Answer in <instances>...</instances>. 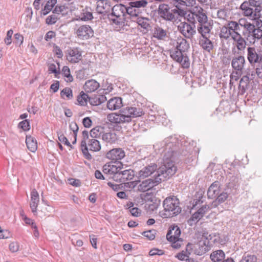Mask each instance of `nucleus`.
I'll return each mask as SVG.
<instances>
[{"label":"nucleus","mask_w":262,"mask_h":262,"mask_svg":"<svg viewBox=\"0 0 262 262\" xmlns=\"http://www.w3.org/2000/svg\"><path fill=\"white\" fill-rule=\"evenodd\" d=\"M176 171L177 167L172 160L165 161L163 164L158 168L155 178L154 179H148L143 181L138 186V189L142 192L147 191L162 181L169 179L176 173Z\"/></svg>","instance_id":"nucleus-1"},{"label":"nucleus","mask_w":262,"mask_h":262,"mask_svg":"<svg viewBox=\"0 0 262 262\" xmlns=\"http://www.w3.org/2000/svg\"><path fill=\"white\" fill-rule=\"evenodd\" d=\"M143 112L140 108L127 107L121 110L118 113H111L107 115V119L111 123L121 124L131 121L132 118L141 116Z\"/></svg>","instance_id":"nucleus-2"},{"label":"nucleus","mask_w":262,"mask_h":262,"mask_svg":"<svg viewBox=\"0 0 262 262\" xmlns=\"http://www.w3.org/2000/svg\"><path fill=\"white\" fill-rule=\"evenodd\" d=\"M262 0H248L240 6L242 14L247 17L262 18L261 13Z\"/></svg>","instance_id":"nucleus-3"},{"label":"nucleus","mask_w":262,"mask_h":262,"mask_svg":"<svg viewBox=\"0 0 262 262\" xmlns=\"http://www.w3.org/2000/svg\"><path fill=\"white\" fill-rule=\"evenodd\" d=\"M179 199L175 196L166 198L163 201L164 212H160L163 218H169L176 216L181 212Z\"/></svg>","instance_id":"nucleus-4"},{"label":"nucleus","mask_w":262,"mask_h":262,"mask_svg":"<svg viewBox=\"0 0 262 262\" xmlns=\"http://www.w3.org/2000/svg\"><path fill=\"white\" fill-rule=\"evenodd\" d=\"M81 148L85 158L91 159L92 156L89 152L88 150L98 151L100 150L101 146L98 139L90 138L88 131L83 130L82 133Z\"/></svg>","instance_id":"nucleus-5"},{"label":"nucleus","mask_w":262,"mask_h":262,"mask_svg":"<svg viewBox=\"0 0 262 262\" xmlns=\"http://www.w3.org/2000/svg\"><path fill=\"white\" fill-rule=\"evenodd\" d=\"M254 21L256 28L253 30L250 33L246 34V39L250 43L254 44L256 40H259L262 37V18L248 17Z\"/></svg>","instance_id":"nucleus-6"},{"label":"nucleus","mask_w":262,"mask_h":262,"mask_svg":"<svg viewBox=\"0 0 262 262\" xmlns=\"http://www.w3.org/2000/svg\"><path fill=\"white\" fill-rule=\"evenodd\" d=\"M111 15L116 17L112 18L113 21L117 25L124 23L126 20V6L122 4L116 5L111 8Z\"/></svg>","instance_id":"nucleus-7"},{"label":"nucleus","mask_w":262,"mask_h":262,"mask_svg":"<svg viewBox=\"0 0 262 262\" xmlns=\"http://www.w3.org/2000/svg\"><path fill=\"white\" fill-rule=\"evenodd\" d=\"M178 12L177 9H171L168 5L161 4L158 9V14L163 19L172 21L176 20L174 13Z\"/></svg>","instance_id":"nucleus-8"},{"label":"nucleus","mask_w":262,"mask_h":262,"mask_svg":"<svg viewBox=\"0 0 262 262\" xmlns=\"http://www.w3.org/2000/svg\"><path fill=\"white\" fill-rule=\"evenodd\" d=\"M171 58L180 63L183 68H188L190 66V61L186 52H181V50L172 49L170 51Z\"/></svg>","instance_id":"nucleus-9"},{"label":"nucleus","mask_w":262,"mask_h":262,"mask_svg":"<svg viewBox=\"0 0 262 262\" xmlns=\"http://www.w3.org/2000/svg\"><path fill=\"white\" fill-rule=\"evenodd\" d=\"M211 235L207 236V234H203V238H205L204 241L201 240L197 244L194 248V252L198 255H202L209 251L211 249V244L209 240L211 239Z\"/></svg>","instance_id":"nucleus-10"},{"label":"nucleus","mask_w":262,"mask_h":262,"mask_svg":"<svg viewBox=\"0 0 262 262\" xmlns=\"http://www.w3.org/2000/svg\"><path fill=\"white\" fill-rule=\"evenodd\" d=\"M232 39L233 41L231 48V53L233 55H235L238 54L239 51L245 50L247 42L239 32L234 33Z\"/></svg>","instance_id":"nucleus-11"},{"label":"nucleus","mask_w":262,"mask_h":262,"mask_svg":"<svg viewBox=\"0 0 262 262\" xmlns=\"http://www.w3.org/2000/svg\"><path fill=\"white\" fill-rule=\"evenodd\" d=\"M178 28L181 33L188 39H191L196 33L195 23L181 22Z\"/></svg>","instance_id":"nucleus-12"},{"label":"nucleus","mask_w":262,"mask_h":262,"mask_svg":"<svg viewBox=\"0 0 262 262\" xmlns=\"http://www.w3.org/2000/svg\"><path fill=\"white\" fill-rule=\"evenodd\" d=\"M233 24L230 21H228L225 25L220 27L219 36L221 40L232 39L234 33H237L235 30L236 28H235Z\"/></svg>","instance_id":"nucleus-13"},{"label":"nucleus","mask_w":262,"mask_h":262,"mask_svg":"<svg viewBox=\"0 0 262 262\" xmlns=\"http://www.w3.org/2000/svg\"><path fill=\"white\" fill-rule=\"evenodd\" d=\"M123 165L121 162H113L106 163L103 166L102 171L105 174L112 176L113 179L115 175H117L120 170L123 169Z\"/></svg>","instance_id":"nucleus-14"},{"label":"nucleus","mask_w":262,"mask_h":262,"mask_svg":"<svg viewBox=\"0 0 262 262\" xmlns=\"http://www.w3.org/2000/svg\"><path fill=\"white\" fill-rule=\"evenodd\" d=\"M246 64L245 57L243 55H234L231 60V67L235 71L236 75H241Z\"/></svg>","instance_id":"nucleus-15"},{"label":"nucleus","mask_w":262,"mask_h":262,"mask_svg":"<svg viewBox=\"0 0 262 262\" xmlns=\"http://www.w3.org/2000/svg\"><path fill=\"white\" fill-rule=\"evenodd\" d=\"M247 59L251 65L259 63L262 60V54L254 47H248Z\"/></svg>","instance_id":"nucleus-16"},{"label":"nucleus","mask_w":262,"mask_h":262,"mask_svg":"<svg viewBox=\"0 0 262 262\" xmlns=\"http://www.w3.org/2000/svg\"><path fill=\"white\" fill-rule=\"evenodd\" d=\"M125 156L124 150L121 148H113L106 154V157L113 162H120Z\"/></svg>","instance_id":"nucleus-17"},{"label":"nucleus","mask_w":262,"mask_h":262,"mask_svg":"<svg viewBox=\"0 0 262 262\" xmlns=\"http://www.w3.org/2000/svg\"><path fill=\"white\" fill-rule=\"evenodd\" d=\"M134 177V171L131 169H126L119 171L117 175H115L113 180L117 182L124 183L126 181L131 180Z\"/></svg>","instance_id":"nucleus-18"},{"label":"nucleus","mask_w":262,"mask_h":262,"mask_svg":"<svg viewBox=\"0 0 262 262\" xmlns=\"http://www.w3.org/2000/svg\"><path fill=\"white\" fill-rule=\"evenodd\" d=\"M82 57V52L79 48H70L67 51V59L71 63L78 62Z\"/></svg>","instance_id":"nucleus-19"},{"label":"nucleus","mask_w":262,"mask_h":262,"mask_svg":"<svg viewBox=\"0 0 262 262\" xmlns=\"http://www.w3.org/2000/svg\"><path fill=\"white\" fill-rule=\"evenodd\" d=\"M76 34L79 38L88 39L94 35V31L89 25H83L78 28Z\"/></svg>","instance_id":"nucleus-20"},{"label":"nucleus","mask_w":262,"mask_h":262,"mask_svg":"<svg viewBox=\"0 0 262 262\" xmlns=\"http://www.w3.org/2000/svg\"><path fill=\"white\" fill-rule=\"evenodd\" d=\"M177 139L175 137H170L165 139L164 141L165 145V154H168V157L171 158L173 156L174 153V146L176 145Z\"/></svg>","instance_id":"nucleus-21"},{"label":"nucleus","mask_w":262,"mask_h":262,"mask_svg":"<svg viewBox=\"0 0 262 262\" xmlns=\"http://www.w3.org/2000/svg\"><path fill=\"white\" fill-rule=\"evenodd\" d=\"M157 164L152 163L143 167L138 172L139 177L140 179H144L151 176L156 171H157Z\"/></svg>","instance_id":"nucleus-22"},{"label":"nucleus","mask_w":262,"mask_h":262,"mask_svg":"<svg viewBox=\"0 0 262 262\" xmlns=\"http://www.w3.org/2000/svg\"><path fill=\"white\" fill-rule=\"evenodd\" d=\"M193 11L196 20L199 24L205 23L206 21L208 20L206 11L202 7L196 6L193 8Z\"/></svg>","instance_id":"nucleus-23"},{"label":"nucleus","mask_w":262,"mask_h":262,"mask_svg":"<svg viewBox=\"0 0 262 262\" xmlns=\"http://www.w3.org/2000/svg\"><path fill=\"white\" fill-rule=\"evenodd\" d=\"M174 49L181 50V52H187L189 48V44L187 41L183 38H178L173 42Z\"/></svg>","instance_id":"nucleus-24"},{"label":"nucleus","mask_w":262,"mask_h":262,"mask_svg":"<svg viewBox=\"0 0 262 262\" xmlns=\"http://www.w3.org/2000/svg\"><path fill=\"white\" fill-rule=\"evenodd\" d=\"M220 184L218 181L213 182L209 187L207 191V196L209 199L215 198L220 193Z\"/></svg>","instance_id":"nucleus-25"},{"label":"nucleus","mask_w":262,"mask_h":262,"mask_svg":"<svg viewBox=\"0 0 262 262\" xmlns=\"http://www.w3.org/2000/svg\"><path fill=\"white\" fill-rule=\"evenodd\" d=\"M199 44L205 51L210 53L214 48L213 42L209 39L208 37H200Z\"/></svg>","instance_id":"nucleus-26"},{"label":"nucleus","mask_w":262,"mask_h":262,"mask_svg":"<svg viewBox=\"0 0 262 262\" xmlns=\"http://www.w3.org/2000/svg\"><path fill=\"white\" fill-rule=\"evenodd\" d=\"M181 230L177 226L170 227L167 233L166 238L169 242H173L176 239L180 238Z\"/></svg>","instance_id":"nucleus-27"},{"label":"nucleus","mask_w":262,"mask_h":262,"mask_svg":"<svg viewBox=\"0 0 262 262\" xmlns=\"http://www.w3.org/2000/svg\"><path fill=\"white\" fill-rule=\"evenodd\" d=\"M153 36L158 40H165L167 37V32L166 30L162 27L156 25L152 30Z\"/></svg>","instance_id":"nucleus-28"},{"label":"nucleus","mask_w":262,"mask_h":262,"mask_svg":"<svg viewBox=\"0 0 262 262\" xmlns=\"http://www.w3.org/2000/svg\"><path fill=\"white\" fill-rule=\"evenodd\" d=\"M212 28V25L207 21L205 23H200L198 26V31L202 35L201 37H208L211 30Z\"/></svg>","instance_id":"nucleus-29"},{"label":"nucleus","mask_w":262,"mask_h":262,"mask_svg":"<svg viewBox=\"0 0 262 262\" xmlns=\"http://www.w3.org/2000/svg\"><path fill=\"white\" fill-rule=\"evenodd\" d=\"M193 248L192 244L188 243L186 246L185 250H183L181 252L178 253L175 257L180 260L186 261L192 252Z\"/></svg>","instance_id":"nucleus-30"},{"label":"nucleus","mask_w":262,"mask_h":262,"mask_svg":"<svg viewBox=\"0 0 262 262\" xmlns=\"http://www.w3.org/2000/svg\"><path fill=\"white\" fill-rule=\"evenodd\" d=\"M99 87V83L94 79H90L86 81L83 86L84 90L86 93L95 92Z\"/></svg>","instance_id":"nucleus-31"},{"label":"nucleus","mask_w":262,"mask_h":262,"mask_svg":"<svg viewBox=\"0 0 262 262\" xmlns=\"http://www.w3.org/2000/svg\"><path fill=\"white\" fill-rule=\"evenodd\" d=\"M111 9V7L107 0L99 2L97 3L96 11L99 14L105 15L110 12Z\"/></svg>","instance_id":"nucleus-32"},{"label":"nucleus","mask_w":262,"mask_h":262,"mask_svg":"<svg viewBox=\"0 0 262 262\" xmlns=\"http://www.w3.org/2000/svg\"><path fill=\"white\" fill-rule=\"evenodd\" d=\"M122 105V99L120 97H114L108 100L107 107L110 110L120 108Z\"/></svg>","instance_id":"nucleus-33"},{"label":"nucleus","mask_w":262,"mask_h":262,"mask_svg":"<svg viewBox=\"0 0 262 262\" xmlns=\"http://www.w3.org/2000/svg\"><path fill=\"white\" fill-rule=\"evenodd\" d=\"M225 257V254L222 250H217L213 251L210 256V258L213 262H220Z\"/></svg>","instance_id":"nucleus-34"},{"label":"nucleus","mask_w":262,"mask_h":262,"mask_svg":"<svg viewBox=\"0 0 262 262\" xmlns=\"http://www.w3.org/2000/svg\"><path fill=\"white\" fill-rule=\"evenodd\" d=\"M250 82V78L248 75L242 77L239 81V90L241 94H244L247 89Z\"/></svg>","instance_id":"nucleus-35"},{"label":"nucleus","mask_w":262,"mask_h":262,"mask_svg":"<svg viewBox=\"0 0 262 262\" xmlns=\"http://www.w3.org/2000/svg\"><path fill=\"white\" fill-rule=\"evenodd\" d=\"M133 21L136 22L141 28L148 30L150 28V20L146 17H138L136 19H133Z\"/></svg>","instance_id":"nucleus-36"},{"label":"nucleus","mask_w":262,"mask_h":262,"mask_svg":"<svg viewBox=\"0 0 262 262\" xmlns=\"http://www.w3.org/2000/svg\"><path fill=\"white\" fill-rule=\"evenodd\" d=\"M126 19H130L133 21V19H136L138 17V11L137 9L132 6L126 7Z\"/></svg>","instance_id":"nucleus-37"},{"label":"nucleus","mask_w":262,"mask_h":262,"mask_svg":"<svg viewBox=\"0 0 262 262\" xmlns=\"http://www.w3.org/2000/svg\"><path fill=\"white\" fill-rule=\"evenodd\" d=\"M90 9L85 8L82 9L80 14L78 16L79 19L83 21H87L93 19V16Z\"/></svg>","instance_id":"nucleus-38"},{"label":"nucleus","mask_w":262,"mask_h":262,"mask_svg":"<svg viewBox=\"0 0 262 262\" xmlns=\"http://www.w3.org/2000/svg\"><path fill=\"white\" fill-rule=\"evenodd\" d=\"M257 260L258 258L255 255L246 252L244 253L239 262H257Z\"/></svg>","instance_id":"nucleus-39"},{"label":"nucleus","mask_w":262,"mask_h":262,"mask_svg":"<svg viewBox=\"0 0 262 262\" xmlns=\"http://www.w3.org/2000/svg\"><path fill=\"white\" fill-rule=\"evenodd\" d=\"M231 24H233V26H234V28H236V29H235V31L237 32H238L239 31H240L241 28L240 26L243 27L244 28L245 27V26L247 25L248 22L247 20L245 18H240L238 21H233V20H230Z\"/></svg>","instance_id":"nucleus-40"},{"label":"nucleus","mask_w":262,"mask_h":262,"mask_svg":"<svg viewBox=\"0 0 262 262\" xmlns=\"http://www.w3.org/2000/svg\"><path fill=\"white\" fill-rule=\"evenodd\" d=\"M103 128L100 127H96L91 130L89 136L91 139H96L99 138L102 133Z\"/></svg>","instance_id":"nucleus-41"},{"label":"nucleus","mask_w":262,"mask_h":262,"mask_svg":"<svg viewBox=\"0 0 262 262\" xmlns=\"http://www.w3.org/2000/svg\"><path fill=\"white\" fill-rule=\"evenodd\" d=\"M57 0H49L46 4L43 9L41 11V14L45 15L47 14L56 4Z\"/></svg>","instance_id":"nucleus-42"},{"label":"nucleus","mask_w":262,"mask_h":262,"mask_svg":"<svg viewBox=\"0 0 262 262\" xmlns=\"http://www.w3.org/2000/svg\"><path fill=\"white\" fill-rule=\"evenodd\" d=\"M228 198V194L226 192H222L217 195L215 201L212 203L213 207H216L219 204L224 202Z\"/></svg>","instance_id":"nucleus-43"},{"label":"nucleus","mask_w":262,"mask_h":262,"mask_svg":"<svg viewBox=\"0 0 262 262\" xmlns=\"http://www.w3.org/2000/svg\"><path fill=\"white\" fill-rule=\"evenodd\" d=\"M89 98L87 94L83 92H81L77 97L78 104L82 106H85L87 104L88 100Z\"/></svg>","instance_id":"nucleus-44"},{"label":"nucleus","mask_w":262,"mask_h":262,"mask_svg":"<svg viewBox=\"0 0 262 262\" xmlns=\"http://www.w3.org/2000/svg\"><path fill=\"white\" fill-rule=\"evenodd\" d=\"M129 4L130 6L135 7L136 9L144 8L147 6L148 2L146 0H138L135 2H132Z\"/></svg>","instance_id":"nucleus-45"},{"label":"nucleus","mask_w":262,"mask_h":262,"mask_svg":"<svg viewBox=\"0 0 262 262\" xmlns=\"http://www.w3.org/2000/svg\"><path fill=\"white\" fill-rule=\"evenodd\" d=\"M102 139L105 142L112 143L115 141V135L112 133H106L102 135Z\"/></svg>","instance_id":"nucleus-46"},{"label":"nucleus","mask_w":262,"mask_h":262,"mask_svg":"<svg viewBox=\"0 0 262 262\" xmlns=\"http://www.w3.org/2000/svg\"><path fill=\"white\" fill-rule=\"evenodd\" d=\"M199 213H198L196 211L192 215L191 217L187 221L189 225L192 226L200 221L202 216Z\"/></svg>","instance_id":"nucleus-47"},{"label":"nucleus","mask_w":262,"mask_h":262,"mask_svg":"<svg viewBox=\"0 0 262 262\" xmlns=\"http://www.w3.org/2000/svg\"><path fill=\"white\" fill-rule=\"evenodd\" d=\"M62 73L65 77L67 82H72L73 80L72 76L70 74V70L68 67L64 66L62 69Z\"/></svg>","instance_id":"nucleus-48"},{"label":"nucleus","mask_w":262,"mask_h":262,"mask_svg":"<svg viewBox=\"0 0 262 262\" xmlns=\"http://www.w3.org/2000/svg\"><path fill=\"white\" fill-rule=\"evenodd\" d=\"M59 64L58 63L56 64L50 63L49 64L48 71L50 73H54L55 76L60 74Z\"/></svg>","instance_id":"nucleus-49"},{"label":"nucleus","mask_w":262,"mask_h":262,"mask_svg":"<svg viewBox=\"0 0 262 262\" xmlns=\"http://www.w3.org/2000/svg\"><path fill=\"white\" fill-rule=\"evenodd\" d=\"M33 14V12L31 11V15ZM31 15H26L22 17L21 22L23 23L25 26L27 28H30L32 26V22H31Z\"/></svg>","instance_id":"nucleus-50"},{"label":"nucleus","mask_w":262,"mask_h":262,"mask_svg":"<svg viewBox=\"0 0 262 262\" xmlns=\"http://www.w3.org/2000/svg\"><path fill=\"white\" fill-rule=\"evenodd\" d=\"M70 128L73 132L72 136L74 137V140L72 141V143L75 144L76 142L77 135V133H78L79 128H78L77 124L75 122H72L70 124Z\"/></svg>","instance_id":"nucleus-51"},{"label":"nucleus","mask_w":262,"mask_h":262,"mask_svg":"<svg viewBox=\"0 0 262 262\" xmlns=\"http://www.w3.org/2000/svg\"><path fill=\"white\" fill-rule=\"evenodd\" d=\"M214 208L212 205V204L209 205H204L202 207L199 208L197 212L200 213L199 214L201 215L202 217L211 208Z\"/></svg>","instance_id":"nucleus-52"},{"label":"nucleus","mask_w":262,"mask_h":262,"mask_svg":"<svg viewBox=\"0 0 262 262\" xmlns=\"http://www.w3.org/2000/svg\"><path fill=\"white\" fill-rule=\"evenodd\" d=\"M61 97L64 98L66 96L68 99H71L73 97L72 91L69 88H66L63 89L60 93Z\"/></svg>","instance_id":"nucleus-53"},{"label":"nucleus","mask_w":262,"mask_h":262,"mask_svg":"<svg viewBox=\"0 0 262 262\" xmlns=\"http://www.w3.org/2000/svg\"><path fill=\"white\" fill-rule=\"evenodd\" d=\"M58 19L57 15L53 13L47 17L46 22L48 25H53L55 24Z\"/></svg>","instance_id":"nucleus-54"},{"label":"nucleus","mask_w":262,"mask_h":262,"mask_svg":"<svg viewBox=\"0 0 262 262\" xmlns=\"http://www.w3.org/2000/svg\"><path fill=\"white\" fill-rule=\"evenodd\" d=\"M156 231L154 230L144 231L142 235L149 240H152L155 238Z\"/></svg>","instance_id":"nucleus-55"},{"label":"nucleus","mask_w":262,"mask_h":262,"mask_svg":"<svg viewBox=\"0 0 262 262\" xmlns=\"http://www.w3.org/2000/svg\"><path fill=\"white\" fill-rule=\"evenodd\" d=\"M18 127L23 129L24 131L28 130L30 129V124L28 120H25L18 124Z\"/></svg>","instance_id":"nucleus-56"},{"label":"nucleus","mask_w":262,"mask_h":262,"mask_svg":"<svg viewBox=\"0 0 262 262\" xmlns=\"http://www.w3.org/2000/svg\"><path fill=\"white\" fill-rule=\"evenodd\" d=\"M26 143L30 151H33V138L31 136H26Z\"/></svg>","instance_id":"nucleus-57"},{"label":"nucleus","mask_w":262,"mask_h":262,"mask_svg":"<svg viewBox=\"0 0 262 262\" xmlns=\"http://www.w3.org/2000/svg\"><path fill=\"white\" fill-rule=\"evenodd\" d=\"M58 140L62 143H64L65 145L70 146L72 148V145H71L70 143L68 141V139L66 137L64 136V135L62 134H58Z\"/></svg>","instance_id":"nucleus-58"},{"label":"nucleus","mask_w":262,"mask_h":262,"mask_svg":"<svg viewBox=\"0 0 262 262\" xmlns=\"http://www.w3.org/2000/svg\"><path fill=\"white\" fill-rule=\"evenodd\" d=\"M217 16L218 18L222 19H226L227 17V11L225 9H220L217 11Z\"/></svg>","instance_id":"nucleus-59"},{"label":"nucleus","mask_w":262,"mask_h":262,"mask_svg":"<svg viewBox=\"0 0 262 262\" xmlns=\"http://www.w3.org/2000/svg\"><path fill=\"white\" fill-rule=\"evenodd\" d=\"M13 30H9L7 33V36L5 39V42L7 45H10L11 43V37L13 35Z\"/></svg>","instance_id":"nucleus-60"},{"label":"nucleus","mask_w":262,"mask_h":262,"mask_svg":"<svg viewBox=\"0 0 262 262\" xmlns=\"http://www.w3.org/2000/svg\"><path fill=\"white\" fill-rule=\"evenodd\" d=\"M172 243V247L174 249H178L181 247V245L183 242V240L182 238H178L176 239V240H173V242H171Z\"/></svg>","instance_id":"nucleus-61"},{"label":"nucleus","mask_w":262,"mask_h":262,"mask_svg":"<svg viewBox=\"0 0 262 262\" xmlns=\"http://www.w3.org/2000/svg\"><path fill=\"white\" fill-rule=\"evenodd\" d=\"M20 214L21 216L22 220L25 222L26 224L33 225L32 221L31 219L27 217V216L25 214L24 211H21Z\"/></svg>","instance_id":"nucleus-62"},{"label":"nucleus","mask_w":262,"mask_h":262,"mask_svg":"<svg viewBox=\"0 0 262 262\" xmlns=\"http://www.w3.org/2000/svg\"><path fill=\"white\" fill-rule=\"evenodd\" d=\"M254 25L250 23H247V25L245 26L244 29L247 31V34H248L250 33L251 31H253V29H255L256 28V24L254 23Z\"/></svg>","instance_id":"nucleus-63"},{"label":"nucleus","mask_w":262,"mask_h":262,"mask_svg":"<svg viewBox=\"0 0 262 262\" xmlns=\"http://www.w3.org/2000/svg\"><path fill=\"white\" fill-rule=\"evenodd\" d=\"M163 254H164L163 251L162 250L158 249H151L149 252V254L150 256H154V255H162Z\"/></svg>","instance_id":"nucleus-64"}]
</instances>
